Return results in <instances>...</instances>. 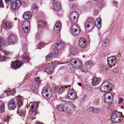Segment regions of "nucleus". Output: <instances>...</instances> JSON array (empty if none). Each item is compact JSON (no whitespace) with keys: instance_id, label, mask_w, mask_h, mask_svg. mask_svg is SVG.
I'll return each instance as SVG.
<instances>
[{"instance_id":"obj_1","label":"nucleus","mask_w":124,"mask_h":124,"mask_svg":"<svg viewBox=\"0 0 124 124\" xmlns=\"http://www.w3.org/2000/svg\"><path fill=\"white\" fill-rule=\"evenodd\" d=\"M23 98L18 95L12 99L8 103V108L9 110H14L16 106V103L19 107L23 104Z\"/></svg>"},{"instance_id":"obj_2","label":"nucleus","mask_w":124,"mask_h":124,"mask_svg":"<svg viewBox=\"0 0 124 124\" xmlns=\"http://www.w3.org/2000/svg\"><path fill=\"white\" fill-rule=\"evenodd\" d=\"M124 117L122 115L118 112L113 114L111 117V121L115 123H121L123 121Z\"/></svg>"},{"instance_id":"obj_3","label":"nucleus","mask_w":124,"mask_h":124,"mask_svg":"<svg viewBox=\"0 0 124 124\" xmlns=\"http://www.w3.org/2000/svg\"><path fill=\"white\" fill-rule=\"evenodd\" d=\"M64 43L60 40L56 41L55 43V57L59 55V51L64 47Z\"/></svg>"},{"instance_id":"obj_4","label":"nucleus","mask_w":124,"mask_h":124,"mask_svg":"<svg viewBox=\"0 0 124 124\" xmlns=\"http://www.w3.org/2000/svg\"><path fill=\"white\" fill-rule=\"evenodd\" d=\"M112 86V84L110 82L106 81L102 84L101 86L100 89L104 92H107L110 90Z\"/></svg>"},{"instance_id":"obj_5","label":"nucleus","mask_w":124,"mask_h":124,"mask_svg":"<svg viewBox=\"0 0 124 124\" xmlns=\"http://www.w3.org/2000/svg\"><path fill=\"white\" fill-rule=\"evenodd\" d=\"M84 26L85 28L88 29L89 30H91L95 27L94 22L92 19L89 18L85 22Z\"/></svg>"},{"instance_id":"obj_6","label":"nucleus","mask_w":124,"mask_h":124,"mask_svg":"<svg viewBox=\"0 0 124 124\" xmlns=\"http://www.w3.org/2000/svg\"><path fill=\"white\" fill-rule=\"evenodd\" d=\"M70 31L72 34L74 36L78 35L80 32V30L78 25H73L71 27Z\"/></svg>"},{"instance_id":"obj_7","label":"nucleus","mask_w":124,"mask_h":124,"mask_svg":"<svg viewBox=\"0 0 124 124\" xmlns=\"http://www.w3.org/2000/svg\"><path fill=\"white\" fill-rule=\"evenodd\" d=\"M112 94L110 92L106 93L104 95V102L108 103L111 102L113 101Z\"/></svg>"},{"instance_id":"obj_8","label":"nucleus","mask_w":124,"mask_h":124,"mask_svg":"<svg viewBox=\"0 0 124 124\" xmlns=\"http://www.w3.org/2000/svg\"><path fill=\"white\" fill-rule=\"evenodd\" d=\"M78 14L76 11L73 12L70 16V22L74 23H76L78 20Z\"/></svg>"},{"instance_id":"obj_9","label":"nucleus","mask_w":124,"mask_h":124,"mask_svg":"<svg viewBox=\"0 0 124 124\" xmlns=\"http://www.w3.org/2000/svg\"><path fill=\"white\" fill-rule=\"evenodd\" d=\"M22 3V1L18 0L15 1L11 0L10 3L11 5L12 9L13 10L17 9L21 5Z\"/></svg>"},{"instance_id":"obj_10","label":"nucleus","mask_w":124,"mask_h":124,"mask_svg":"<svg viewBox=\"0 0 124 124\" xmlns=\"http://www.w3.org/2000/svg\"><path fill=\"white\" fill-rule=\"evenodd\" d=\"M116 61V59L115 57L113 56L109 57L107 61L109 66L111 67L115 66Z\"/></svg>"},{"instance_id":"obj_11","label":"nucleus","mask_w":124,"mask_h":124,"mask_svg":"<svg viewBox=\"0 0 124 124\" xmlns=\"http://www.w3.org/2000/svg\"><path fill=\"white\" fill-rule=\"evenodd\" d=\"M70 63L71 64L73 63L77 68L81 67L82 65L81 61L77 58H72L70 61Z\"/></svg>"},{"instance_id":"obj_12","label":"nucleus","mask_w":124,"mask_h":124,"mask_svg":"<svg viewBox=\"0 0 124 124\" xmlns=\"http://www.w3.org/2000/svg\"><path fill=\"white\" fill-rule=\"evenodd\" d=\"M16 90L14 89L8 91H5V92L0 96V98H2L6 96H8L11 94L13 95L16 93Z\"/></svg>"},{"instance_id":"obj_13","label":"nucleus","mask_w":124,"mask_h":124,"mask_svg":"<svg viewBox=\"0 0 124 124\" xmlns=\"http://www.w3.org/2000/svg\"><path fill=\"white\" fill-rule=\"evenodd\" d=\"M48 89L47 88L44 87L42 90V95L46 99H49L51 96V95L48 93Z\"/></svg>"},{"instance_id":"obj_14","label":"nucleus","mask_w":124,"mask_h":124,"mask_svg":"<svg viewBox=\"0 0 124 124\" xmlns=\"http://www.w3.org/2000/svg\"><path fill=\"white\" fill-rule=\"evenodd\" d=\"M8 39L9 42L12 44L16 43L18 40L17 36L14 34L10 35Z\"/></svg>"},{"instance_id":"obj_15","label":"nucleus","mask_w":124,"mask_h":124,"mask_svg":"<svg viewBox=\"0 0 124 124\" xmlns=\"http://www.w3.org/2000/svg\"><path fill=\"white\" fill-rule=\"evenodd\" d=\"M68 98L70 100H73L77 96L76 93L74 90H70L68 91L67 94Z\"/></svg>"},{"instance_id":"obj_16","label":"nucleus","mask_w":124,"mask_h":124,"mask_svg":"<svg viewBox=\"0 0 124 124\" xmlns=\"http://www.w3.org/2000/svg\"><path fill=\"white\" fill-rule=\"evenodd\" d=\"M78 44L79 46L82 48H86L87 46V43L86 40L83 38L79 39Z\"/></svg>"},{"instance_id":"obj_17","label":"nucleus","mask_w":124,"mask_h":124,"mask_svg":"<svg viewBox=\"0 0 124 124\" xmlns=\"http://www.w3.org/2000/svg\"><path fill=\"white\" fill-rule=\"evenodd\" d=\"M30 59L28 54L25 53L22 55L21 61L23 63H26L28 62Z\"/></svg>"},{"instance_id":"obj_18","label":"nucleus","mask_w":124,"mask_h":124,"mask_svg":"<svg viewBox=\"0 0 124 124\" xmlns=\"http://www.w3.org/2000/svg\"><path fill=\"white\" fill-rule=\"evenodd\" d=\"M75 109V107L72 104H70L66 109V111L68 113H72Z\"/></svg>"},{"instance_id":"obj_19","label":"nucleus","mask_w":124,"mask_h":124,"mask_svg":"<svg viewBox=\"0 0 124 124\" xmlns=\"http://www.w3.org/2000/svg\"><path fill=\"white\" fill-rule=\"evenodd\" d=\"M32 16V14L29 11L25 12L23 15V18L25 19L28 20L31 19Z\"/></svg>"},{"instance_id":"obj_20","label":"nucleus","mask_w":124,"mask_h":124,"mask_svg":"<svg viewBox=\"0 0 124 124\" xmlns=\"http://www.w3.org/2000/svg\"><path fill=\"white\" fill-rule=\"evenodd\" d=\"M13 23L10 21H7L4 24V28L6 30L11 28L13 27Z\"/></svg>"},{"instance_id":"obj_21","label":"nucleus","mask_w":124,"mask_h":124,"mask_svg":"<svg viewBox=\"0 0 124 124\" xmlns=\"http://www.w3.org/2000/svg\"><path fill=\"white\" fill-rule=\"evenodd\" d=\"M67 71L69 72L72 73L74 72L75 70V67L72 64H68L67 67Z\"/></svg>"},{"instance_id":"obj_22","label":"nucleus","mask_w":124,"mask_h":124,"mask_svg":"<svg viewBox=\"0 0 124 124\" xmlns=\"http://www.w3.org/2000/svg\"><path fill=\"white\" fill-rule=\"evenodd\" d=\"M21 62L18 61H15L13 63V66L14 68H19L21 67Z\"/></svg>"},{"instance_id":"obj_23","label":"nucleus","mask_w":124,"mask_h":124,"mask_svg":"<svg viewBox=\"0 0 124 124\" xmlns=\"http://www.w3.org/2000/svg\"><path fill=\"white\" fill-rule=\"evenodd\" d=\"M64 88L63 87H59L55 85V91H56L58 94L62 93V92L64 90Z\"/></svg>"},{"instance_id":"obj_24","label":"nucleus","mask_w":124,"mask_h":124,"mask_svg":"<svg viewBox=\"0 0 124 124\" xmlns=\"http://www.w3.org/2000/svg\"><path fill=\"white\" fill-rule=\"evenodd\" d=\"M56 27V28H55V32L56 33L59 32L61 30V24L60 22H58L55 24V26Z\"/></svg>"},{"instance_id":"obj_25","label":"nucleus","mask_w":124,"mask_h":124,"mask_svg":"<svg viewBox=\"0 0 124 124\" xmlns=\"http://www.w3.org/2000/svg\"><path fill=\"white\" fill-rule=\"evenodd\" d=\"M54 67L51 66L47 67L45 70V72L49 74L52 73L54 71Z\"/></svg>"},{"instance_id":"obj_26","label":"nucleus","mask_w":124,"mask_h":124,"mask_svg":"<svg viewBox=\"0 0 124 124\" xmlns=\"http://www.w3.org/2000/svg\"><path fill=\"white\" fill-rule=\"evenodd\" d=\"M95 25L98 29H100L101 26V22L100 19L99 18L96 19L95 22Z\"/></svg>"},{"instance_id":"obj_27","label":"nucleus","mask_w":124,"mask_h":124,"mask_svg":"<svg viewBox=\"0 0 124 124\" xmlns=\"http://www.w3.org/2000/svg\"><path fill=\"white\" fill-rule=\"evenodd\" d=\"M31 10L32 12L34 14H37L38 12V8L37 5L35 3L32 6Z\"/></svg>"},{"instance_id":"obj_28","label":"nucleus","mask_w":124,"mask_h":124,"mask_svg":"<svg viewBox=\"0 0 124 124\" xmlns=\"http://www.w3.org/2000/svg\"><path fill=\"white\" fill-rule=\"evenodd\" d=\"M100 81V80L98 78H94L92 80V84L93 85H96L99 83Z\"/></svg>"},{"instance_id":"obj_29","label":"nucleus","mask_w":124,"mask_h":124,"mask_svg":"<svg viewBox=\"0 0 124 124\" xmlns=\"http://www.w3.org/2000/svg\"><path fill=\"white\" fill-rule=\"evenodd\" d=\"M55 5V10L57 11H59L61 8V6L60 2L57 1L56 2Z\"/></svg>"},{"instance_id":"obj_30","label":"nucleus","mask_w":124,"mask_h":124,"mask_svg":"<svg viewBox=\"0 0 124 124\" xmlns=\"http://www.w3.org/2000/svg\"><path fill=\"white\" fill-rule=\"evenodd\" d=\"M56 108L58 110L61 111H64L65 108L64 106L61 104L57 105Z\"/></svg>"},{"instance_id":"obj_31","label":"nucleus","mask_w":124,"mask_h":124,"mask_svg":"<svg viewBox=\"0 0 124 124\" xmlns=\"http://www.w3.org/2000/svg\"><path fill=\"white\" fill-rule=\"evenodd\" d=\"M23 27H30V23L29 21L27 20L24 21L23 23Z\"/></svg>"},{"instance_id":"obj_32","label":"nucleus","mask_w":124,"mask_h":124,"mask_svg":"<svg viewBox=\"0 0 124 124\" xmlns=\"http://www.w3.org/2000/svg\"><path fill=\"white\" fill-rule=\"evenodd\" d=\"M38 24L39 27L41 28L44 27L46 26L45 23L41 20L39 21L38 23Z\"/></svg>"},{"instance_id":"obj_33","label":"nucleus","mask_w":124,"mask_h":124,"mask_svg":"<svg viewBox=\"0 0 124 124\" xmlns=\"http://www.w3.org/2000/svg\"><path fill=\"white\" fill-rule=\"evenodd\" d=\"M70 51L72 55H75L77 53L76 49L75 47H71L70 49Z\"/></svg>"},{"instance_id":"obj_34","label":"nucleus","mask_w":124,"mask_h":124,"mask_svg":"<svg viewBox=\"0 0 124 124\" xmlns=\"http://www.w3.org/2000/svg\"><path fill=\"white\" fill-rule=\"evenodd\" d=\"M5 105L4 103H1L0 105V111L1 113L4 112L5 111Z\"/></svg>"},{"instance_id":"obj_35","label":"nucleus","mask_w":124,"mask_h":124,"mask_svg":"<svg viewBox=\"0 0 124 124\" xmlns=\"http://www.w3.org/2000/svg\"><path fill=\"white\" fill-rule=\"evenodd\" d=\"M38 103L37 102H35L33 103L31 106V108L32 109L34 108L35 107L36 108L38 107Z\"/></svg>"},{"instance_id":"obj_36","label":"nucleus","mask_w":124,"mask_h":124,"mask_svg":"<svg viewBox=\"0 0 124 124\" xmlns=\"http://www.w3.org/2000/svg\"><path fill=\"white\" fill-rule=\"evenodd\" d=\"M53 58L52 55L51 54H48L46 57V59L47 61L50 60L52 59Z\"/></svg>"},{"instance_id":"obj_37","label":"nucleus","mask_w":124,"mask_h":124,"mask_svg":"<svg viewBox=\"0 0 124 124\" xmlns=\"http://www.w3.org/2000/svg\"><path fill=\"white\" fill-rule=\"evenodd\" d=\"M100 111V109L97 107H94L93 113H98Z\"/></svg>"},{"instance_id":"obj_38","label":"nucleus","mask_w":124,"mask_h":124,"mask_svg":"<svg viewBox=\"0 0 124 124\" xmlns=\"http://www.w3.org/2000/svg\"><path fill=\"white\" fill-rule=\"evenodd\" d=\"M47 44L46 43H40L39 45V48L40 49L42 47L44 46H45Z\"/></svg>"},{"instance_id":"obj_39","label":"nucleus","mask_w":124,"mask_h":124,"mask_svg":"<svg viewBox=\"0 0 124 124\" xmlns=\"http://www.w3.org/2000/svg\"><path fill=\"white\" fill-rule=\"evenodd\" d=\"M35 82L38 85H39L41 83V82L39 80V78L38 77H37L35 79Z\"/></svg>"},{"instance_id":"obj_40","label":"nucleus","mask_w":124,"mask_h":124,"mask_svg":"<svg viewBox=\"0 0 124 124\" xmlns=\"http://www.w3.org/2000/svg\"><path fill=\"white\" fill-rule=\"evenodd\" d=\"M23 28L24 32L27 33L29 31L30 27H23Z\"/></svg>"},{"instance_id":"obj_41","label":"nucleus","mask_w":124,"mask_h":124,"mask_svg":"<svg viewBox=\"0 0 124 124\" xmlns=\"http://www.w3.org/2000/svg\"><path fill=\"white\" fill-rule=\"evenodd\" d=\"M4 45V41L2 39L0 38V50L2 48V46Z\"/></svg>"},{"instance_id":"obj_42","label":"nucleus","mask_w":124,"mask_h":124,"mask_svg":"<svg viewBox=\"0 0 124 124\" xmlns=\"http://www.w3.org/2000/svg\"><path fill=\"white\" fill-rule=\"evenodd\" d=\"M124 99L123 98L121 97H119L118 101V104H120L122 103Z\"/></svg>"},{"instance_id":"obj_43","label":"nucleus","mask_w":124,"mask_h":124,"mask_svg":"<svg viewBox=\"0 0 124 124\" xmlns=\"http://www.w3.org/2000/svg\"><path fill=\"white\" fill-rule=\"evenodd\" d=\"M6 59L5 57L0 55V61L2 62L4 61Z\"/></svg>"},{"instance_id":"obj_44","label":"nucleus","mask_w":124,"mask_h":124,"mask_svg":"<svg viewBox=\"0 0 124 124\" xmlns=\"http://www.w3.org/2000/svg\"><path fill=\"white\" fill-rule=\"evenodd\" d=\"M82 71L84 72H87L88 70L87 68L85 67H82L81 68Z\"/></svg>"},{"instance_id":"obj_45","label":"nucleus","mask_w":124,"mask_h":124,"mask_svg":"<svg viewBox=\"0 0 124 124\" xmlns=\"http://www.w3.org/2000/svg\"><path fill=\"white\" fill-rule=\"evenodd\" d=\"M94 107H90L89 108V111L92 112V113H93L94 111Z\"/></svg>"},{"instance_id":"obj_46","label":"nucleus","mask_w":124,"mask_h":124,"mask_svg":"<svg viewBox=\"0 0 124 124\" xmlns=\"http://www.w3.org/2000/svg\"><path fill=\"white\" fill-rule=\"evenodd\" d=\"M2 51L5 55H8L10 54L8 52L5 50H3Z\"/></svg>"},{"instance_id":"obj_47","label":"nucleus","mask_w":124,"mask_h":124,"mask_svg":"<svg viewBox=\"0 0 124 124\" xmlns=\"http://www.w3.org/2000/svg\"><path fill=\"white\" fill-rule=\"evenodd\" d=\"M0 8H4V6L2 0H0Z\"/></svg>"},{"instance_id":"obj_48","label":"nucleus","mask_w":124,"mask_h":124,"mask_svg":"<svg viewBox=\"0 0 124 124\" xmlns=\"http://www.w3.org/2000/svg\"><path fill=\"white\" fill-rule=\"evenodd\" d=\"M87 64L89 66H90L92 64V62L90 60H89L86 62Z\"/></svg>"},{"instance_id":"obj_49","label":"nucleus","mask_w":124,"mask_h":124,"mask_svg":"<svg viewBox=\"0 0 124 124\" xmlns=\"http://www.w3.org/2000/svg\"><path fill=\"white\" fill-rule=\"evenodd\" d=\"M101 69L102 70H106V68L105 66L104 67H102L101 68Z\"/></svg>"},{"instance_id":"obj_50","label":"nucleus","mask_w":124,"mask_h":124,"mask_svg":"<svg viewBox=\"0 0 124 124\" xmlns=\"http://www.w3.org/2000/svg\"><path fill=\"white\" fill-rule=\"evenodd\" d=\"M52 46L51 48V49H52V50L51 51V53L53 55V56L54 55H53L54 54V49H52Z\"/></svg>"},{"instance_id":"obj_51","label":"nucleus","mask_w":124,"mask_h":124,"mask_svg":"<svg viewBox=\"0 0 124 124\" xmlns=\"http://www.w3.org/2000/svg\"><path fill=\"white\" fill-rule=\"evenodd\" d=\"M113 4L114 5H117V2L116 1H113Z\"/></svg>"},{"instance_id":"obj_52","label":"nucleus","mask_w":124,"mask_h":124,"mask_svg":"<svg viewBox=\"0 0 124 124\" xmlns=\"http://www.w3.org/2000/svg\"><path fill=\"white\" fill-rule=\"evenodd\" d=\"M54 101L53 100L51 101L50 103L51 105H53L54 104Z\"/></svg>"},{"instance_id":"obj_53","label":"nucleus","mask_w":124,"mask_h":124,"mask_svg":"<svg viewBox=\"0 0 124 124\" xmlns=\"http://www.w3.org/2000/svg\"><path fill=\"white\" fill-rule=\"evenodd\" d=\"M6 3H8V2H9L10 1H11V0H6Z\"/></svg>"},{"instance_id":"obj_54","label":"nucleus","mask_w":124,"mask_h":124,"mask_svg":"<svg viewBox=\"0 0 124 124\" xmlns=\"http://www.w3.org/2000/svg\"><path fill=\"white\" fill-rule=\"evenodd\" d=\"M58 62H55V64H58Z\"/></svg>"},{"instance_id":"obj_55","label":"nucleus","mask_w":124,"mask_h":124,"mask_svg":"<svg viewBox=\"0 0 124 124\" xmlns=\"http://www.w3.org/2000/svg\"><path fill=\"white\" fill-rule=\"evenodd\" d=\"M78 85L79 86H81L82 85L81 83H78Z\"/></svg>"},{"instance_id":"obj_56","label":"nucleus","mask_w":124,"mask_h":124,"mask_svg":"<svg viewBox=\"0 0 124 124\" xmlns=\"http://www.w3.org/2000/svg\"><path fill=\"white\" fill-rule=\"evenodd\" d=\"M14 20L16 21L17 20V19L15 17L14 18Z\"/></svg>"},{"instance_id":"obj_57","label":"nucleus","mask_w":124,"mask_h":124,"mask_svg":"<svg viewBox=\"0 0 124 124\" xmlns=\"http://www.w3.org/2000/svg\"><path fill=\"white\" fill-rule=\"evenodd\" d=\"M121 107V108H123L124 107L123 106H122Z\"/></svg>"},{"instance_id":"obj_58","label":"nucleus","mask_w":124,"mask_h":124,"mask_svg":"<svg viewBox=\"0 0 124 124\" xmlns=\"http://www.w3.org/2000/svg\"><path fill=\"white\" fill-rule=\"evenodd\" d=\"M69 86H66L65 87V88H67V87H69ZM69 86H70V85H69Z\"/></svg>"},{"instance_id":"obj_59","label":"nucleus","mask_w":124,"mask_h":124,"mask_svg":"<svg viewBox=\"0 0 124 124\" xmlns=\"http://www.w3.org/2000/svg\"><path fill=\"white\" fill-rule=\"evenodd\" d=\"M107 43V42L106 41H105L104 42V44H106V43Z\"/></svg>"},{"instance_id":"obj_60","label":"nucleus","mask_w":124,"mask_h":124,"mask_svg":"<svg viewBox=\"0 0 124 124\" xmlns=\"http://www.w3.org/2000/svg\"><path fill=\"white\" fill-rule=\"evenodd\" d=\"M100 2H99V3L98 4V5H100Z\"/></svg>"},{"instance_id":"obj_61","label":"nucleus","mask_w":124,"mask_h":124,"mask_svg":"<svg viewBox=\"0 0 124 124\" xmlns=\"http://www.w3.org/2000/svg\"><path fill=\"white\" fill-rule=\"evenodd\" d=\"M54 61L53 62H52V64L53 65H54Z\"/></svg>"},{"instance_id":"obj_62","label":"nucleus","mask_w":124,"mask_h":124,"mask_svg":"<svg viewBox=\"0 0 124 124\" xmlns=\"http://www.w3.org/2000/svg\"><path fill=\"white\" fill-rule=\"evenodd\" d=\"M83 58L84 57H85V56H84V55H83Z\"/></svg>"},{"instance_id":"obj_63","label":"nucleus","mask_w":124,"mask_h":124,"mask_svg":"<svg viewBox=\"0 0 124 124\" xmlns=\"http://www.w3.org/2000/svg\"><path fill=\"white\" fill-rule=\"evenodd\" d=\"M53 114H54V112H53Z\"/></svg>"},{"instance_id":"obj_64","label":"nucleus","mask_w":124,"mask_h":124,"mask_svg":"<svg viewBox=\"0 0 124 124\" xmlns=\"http://www.w3.org/2000/svg\"><path fill=\"white\" fill-rule=\"evenodd\" d=\"M19 107L18 108V110H19Z\"/></svg>"}]
</instances>
